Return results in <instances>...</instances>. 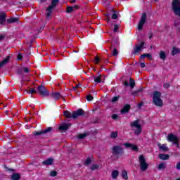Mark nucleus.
Masks as SVG:
<instances>
[{
  "instance_id": "nucleus-48",
  "label": "nucleus",
  "mask_w": 180,
  "mask_h": 180,
  "mask_svg": "<svg viewBox=\"0 0 180 180\" xmlns=\"http://www.w3.org/2000/svg\"><path fill=\"white\" fill-rule=\"evenodd\" d=\"M6 37V35L5 34L0 35V41H2V40H5Z\"/></svg>"
},
{
  "instance_id": "nucleus-62",
  "label": "nucleus",
  "mask_w": 180,
  "mask_h": 180,
  "mask_svg": "<svg viewBox=\"0 0 180 180\" xmlns=\"http://www.w3.org/2000/svg\"><path fill=\"white\" fill-rule=\"evenodd\" d=\"M103 4H105V5H106V2H108V0H103Z\"/></svg>"
},
{
  "instance_id": "nucleus-52",
  "label": "nucleus",
  "mask_w": 180,
  "mask_h": 180,
  "mask_svg": "<svg viewBox=\"0 0 180 180\" xmlns=\"http://www.w3.org/2000/svg\"><path fill=\"white\" fill-rule=\"evenodd\" d=\"M72 8H73V11H74V9H79V5H76V6H72Z\"/></svg>"
},
{
  "instance_id": "nucleus-3",
  "label": "nucleus",
  "mask_w": 180,
  "mask_h": 180,
  "mask_svg": "<svg viewBox=\"0 0 180 180\" xmlns=\"http://www.w3.org/2000/svg\"><path fill=\"white\" fill-rule=\"evenodd\" d=\"M139 123H140V120H136L133 122H131L130 124L131 127L136 128V129L134 131V134H136V136H140V134H141V131H143V129L141 128V125H140Z\"/></svg>"
},
{
  "instance_id": "nucleus-28",
  "label": "nucleus",
  "mask_w": 180,
  "mask_h": 180,
  "mask_svg": "<svg viewBox=\"0 0 180 180\" xmlns=\"http://www.w3.org/2000/svg\"><path fill=\"white\" fill-rule=\"evenodd\" d=\"M111 175H112V178L113 179H116V178H117V176H119V171L113 170Z\"/></svg>"
},
{
  "instance_id": "nucleus-16",
  "label": "nucleus",
  "mask_w": 180,
  "mask_h": 180,
  "mask_svg": "<svg viewBox=\"0 0 180 180\" xmlns=\"http://www.w3.org/2000/svg\"><path fill=\"white\" fill-rule=\"evenodd\" d=\"M71 126H72L71 123H68V124L63 123L59 127V130H63V131L68 130V129H70Z\"/></svg>"
},
{
  "instance_id": "nucleus-63",
  "label": "nucleus",
  "mask_w": 180,
  "mask_h": 180,
  "mask_svg": "<svg viewBox=\"0 0 180 180\" xmlns=\"http://www.w3.org/2000/svg\"><path fill=\"white\" fill-rule=\"evenodd\" d=\"M111 12H113V13H116V11H115L113 9L111 10Z\"/></svg>"
},
{
  "instance_id": "nucleus-39",
  "label": "nucleus",
  "mask_w": 180,
  "mask_h": 180,
  "mask_svg": "<svg viewBox=\"0 0 180 180\" xmlns=\"http://www.w3.org/2000/svg\"><path fill=\"white\" fill-rule=\"evenodd\" d=\"M119 98H120V96H119L112 97V102L113 103H115V102H117L119 101Z\"/></svg>"
},
{
  "instance_id": "nucleus-13",
  "label": "nucleus",
  "mask_w": 180,
  "mask_h": 180,
  "mask_svg": "<svg viewBox=\"0 0 180 180\" xmlns=\"http://www.w3.org/2000/svg\"><path fill=\"white\" fill-rule=\"evenodd\" d=\"M51 98H53V99H55V101H58V99H60V98H62V99H63V101L65 99L64 98V97H63L61 96V94H60V92H53L51 94Z\"/></svg>"
},
{
  "instance_id": "nucleus-40",
  "label": "nucleus",
  "mask_w": 180,
  "mask_h": 180,
  "mask_svg": "<svg viewBox=\"0 0 180 180\" xmlns=\"http://www.w3.org/2000/svg\"><path fill=\"white\" fill-rule=\"evenodd\" d=\"M22 71L23 72H25V74L30 72V70L29 69V68L26 67L22 68Z\"/></svg>"
},
{
  "instance_id": "nucleus-32",
  "label": "nucleus",
  "mask_w": 180,
  "mask_h": 180,
  "mask_svg": "<svg viewBox=\"0 0 180 180\" xmlns=\"http://www.w3.org/2000/svg\"><path fill=\"white\" fill-rule=\"evenodd\" d=\"M27 94H31V95H33V94H37V90L36 89H30V90H25Z\"/></svg>"
},
{
  "instance_id": "nucleus-46",
  "label": "nucleus",
  "mask_w": 180,
  "mask_h": 180,
  "mask_svg": "<svg viewBox=\"0 0 180 180\" xmlns=\"http://www.w3.org/2000/svg\"><path fill=\"white\" fill-rule=\"evenodd\" d=\"M52 11H48V13H46V19H49V18H50V16H51V13H52Z\"/></svg>"
},
{
  "instance_id": "nucleus-57",
  "label": "nucleus",
  "mask_w": 180,
  "mask_h": 180,
  "mask_svg": "<svg viewBox=\"0 0 180 180\" xmlns=\"http://www.w3.org/2000/svg\"><path fill=\"white\" fill-rule=\"evenodd\" d=\"M149 39L151 40V39H153V34H152V32H150V34H149Z\"/></svg>"
},
{
  "instance_id": "nucleus-2",
  "label": "nucleus",
  "mask_w": 180,
  "mask_h": 180,
  "mask_svg": "<svg viewBox=\"0 0 180 180\" xmlns=\"http://www.w3.org/2000/svg\"><path fill=\"white\" fill-rule=\"evenodd\" d=\"M153 103L155 106H160V108L163 106L164 103L162 99H161V92L156 91L153 93Z\"/></svg>"
},
{
  "instance_id": "nucleus-7",
  "label": "nucleus",
  "mask_w": 180,
  "mask_h": 180,
  "mask_svg": "<svg viewBox=\"0 0 180 180\" xmlns=\"http://www.w3.org/2000/svg\"><path fill=\"white\" fill-rule=\"evenodd\" d=\"M37 92H38L41 96H49V95H50L49 91L41 84L37 87Z\"/></svg>"
},
{
  "instance_id": "nucleus-42",
  "label": "nucleus",
  "mask_w": 180,
  "mask_h": 180,
  "mask_svg": "<svg viewBox=\"0 0 180 180\" xmlns=\"http://www.w3.org/2000/svg\"><path fill=\"white\" fill-rule=\"evenodd\" d=\"M171 86V84L169 83H165L163 84V88H165V89H168V88H169Z\"/></svg>"
},
{
  "instance_id": "nucleus-50",
  "label": "nucleus",
  "mask_w": 180,
  "mask_h": 180,
  "mask_svg": "<svg viewBox=\"0 0 180 180\" xmlns=\"http://www.w3.org/2000/svg\"><path fill=\"white\" fill-rule=\"evenodd\" d=\"M112 19H117L118 16H117V13H113L112 15Z\"/></svg>"
},
{
  "instance_id": "nucleus-17",
  "label": "nucleus",
  "mask_w": 180,
  "mask_h": 180,
  "mask_svg": "<svg viewBox=\"0 0 180 180\" xmlns=\"http://www.w3.org/2000/svg\"><path fill=\"white\" fill-rule=\"evenodd\" d=\"M53 162H54V159L53 158H50L42 162L43 165H53Z\"/></svg>"
},
{
  "instance_id": "nucleus-61",
  "label": "nucleus",
  "mask_w": 180,
  "mask_h": 180,
  "mask_svg": "<svg viewBox=\"0 0 180 180\" xmlns=\"http://www.w3.org/2000/svg\"><path fill=\"white\" fill-rule=\"evenodd\" d=\"M178 25H179V22H174V26H178Z\"/></svg>"
},
{
  "instance_id": "nucleus-22",
  "label": "nucleus",
  "mask_w": 180,
  "mask_h": 180,
  "mask_svg": "<svg viewBox=\"0 0 180 180\" xmlns=\"http://www.w3.org/2000/svg\"><path fill=\"white\" fill-rule=\"evenodd\" d=\"M11 59V56H7L6 58H5L4 60L0 62V68H1V67L3 65H5V64H8V63H9V60Z\"/></svg>"
},
{
  "instance_id": "nucleus-45",
  "label": "nucleus",
  "mask_w": 180,
  "mask_h": 180,
  "mask_svg": "<svg viewBox=\"0 0 180 180\" xmlns=\"http://www.w3.org/2000/svg\"><path fill=\"white\" fill-rule=\"evenodd\" d=\"M23 72V69L22 68H18V71H17V74H19V75H22Z\"/></svg>"
},
{
  "instance_id": "nucleus-54",
  "label": "nucleus",
  "mask_w": 180,
  "mask_h": 180,
  "mask_svg": "<svg viewBox=\"0 0 180 180\" xmlns=\"http://www.w3.org/2000/svg\"><path fill=\"white\" fill-rule=\"evenodd\" d=\"M6 169H7V171H11V172H14V169H10L9 167H6Z\"/></svg>"
},
{
  "instance_id": "nucleus-56",
  "label": "nucleus",
  "mask_w": 180,
  "mask_h": 180,
  "mask_svg": "<svg viewBox=\"0 0 180 180\" xmlns=\"http://www.w3.org/2000/svg\"><path fill=\"white\" fill-rule=\"evenodd\" d=\"M176 169H180V162L176 165Z\"/></svg>"
},
{
  "instance_id": "nucleus-11",
  "label": "nucleus",
  "mask_w": 180,
  "mask_h": 180,
  "mask_svg": "<svg viewBox=\"0 0 180 180\" xmlns=\"http://www.w3.org/2000/svg\"><path fill=\"white\" fill-rule=\"evenodd\" d=\"M124 146L126 147V148H131L132 151H139V147L133 143H124Z\"/></svg>"
},
{
  "instance_id": "nucleus-38",
  "label": "nucleus",
  "mask_w": 180,
  "mask_h": 180,
  "mask_svg": "<svg viewBox=\"0 0 180 180\" xmlns=\"http://www.w3.org/2000/svg\"><path fill=\"white\" fill-rule=\"evenodd\" d=\"M99 168V165H92L91 167V171H95V169H98Z\"/></svg>"
},
{
  "instance_id": "nucleus-47",
  "label": "nucleus",
  "mask_w": 180,
  "mask_h": 180,
  "mask_svg": "<svg viewBox=\"0 0 180 180\" xmlns=\"http://www.w3.org/2000/svg\"><path fill=\"white\" fill-rule=\"evenodd\" d=\"M17 58H18V60L19 61H20L21 60H22L23 56L22 55V53H19V54L18 55Z\"/></svg>"
},
{
  "instance_id": "nucleus-55",
  "label": "nucleus",
  "mask_w": 180,
  "mask_h": 180,
  "mask_svg": "<svg viewBox=\"0 0 180 180\" xmlns=\"http://www.w3.org/2000/svg\"><path fill=\"white\" fill-rule=\"evenodd\" d=\"M146 67V64L144 63H141V68H144Z\"/></svg>"
},
{
  "instance_id": "nucleus-35",
  "label": "nucleus",
  "mask_w": 180,
  "mask_h": 180,
  "mask_svg": "<svg viewBox=\"0 0 180 180\" xmlns=\"http://www.w3.org/2000/svg\"><path fill=\"white\" fill-rule=\"evenodd\" d=\"M66 12L68 13H71V12H74V7L72 6H68L66 8Z\"/></svg>"
},
{
  "instance_id": "nucleus-26",
  "label": "nucleus",
  "mask_w": 180,
  "mask_h": 180,
  "mask_svg": "<svg viewBox=\"0 0 180 180\" xmlns=\"http://www.w3.org/2000/svg\"><path fill=\"white\" fill-rule=\"evenodd\" d=\"M179 53H180V49H177L175 46H174L172 48V56H175V54H179Z\"/></svg>"
},
{
  "instance_id": "nucleus-19",
  "label": "nucleus",
  "mask_w": 180,
  "mask_h": 180,
  "mask_svg": "<svg viewBox=\"0 0 180 180\" xmlns=\"http://www.w3.org/2000/svg\"><path fill=\"white\" fill-rule=\"evenodd\" d=\"M110 50L112 51V56H113L114 57L118 56L119 52L117 51V49L115 46H113V45L110 46Z\"/></svg>"
},
{
  "instance_id": "nucleus-24",
  "label": "nucleus",
  "mask_w": 180,
  "mask_h": 180,
  "mask_svg": "<svg viewBox=\"0 0 180 180\" xmlns=\"http://www.w3.org/2000/svg\"><path fill=\"white\" fill-rule=\"evenodd\" d=\"M159 158L160 160H169V155H165V154L160 153V154H159Z\"/></svg>"
},
{
  "instance_id": "nucleus-33",
  "label": "nucleus",
  "mask_w": 180,
  "mask_h": 180,
  "mask_svg": "<svg viewBox=\"0 0 180 180\" xmlns=\"http://www.w3.org/2000/svg\"><path fill=\"white\" fill-rule=\"evenodd\" d=\"M140 92H143V88H141L135 91H133L131 93V95H134V96H137V95H139V94H140Z\"/></svg>"
},
{
  "instance_id": "nucleus-60",
  "label": "nucleus",
  "mask_w": 180,
  "mask_h": 180,
  "mask_svg": "<svg viewBox=\"0 0 180 180\" xmlns=\"http://www.w3.org/2000/svg\"><path fill=\"white\" fill-rule=\"evenodd\" d=\"M75 2H77V0L70 1V4H75Z\"/></svg>"
},
{
  "instance_id": "nucleus-37",
  "label": "nucleus",
  "mask_w": 180,
  "mask_h": 180,
  "mask_svg": "<svg viewBox=\"0 0 180 180\" xmlns=\"http://www.w3.org/2000/svg\"><path fill=\"white\" fill-rule=\"evenodd\" d=\"M92 162V160H91V158H88L84 162V165H89Z\"/></svg>"
},
{
  "instance_id": "nucleus-9",
  "label": "nucleus",
  "mask_w": 180,
  "mask_h": 180,
  "mask_svg": "<svg viewBox=\"0 0 180 180\" xmlns=\"http://www.w3.org/2000/svg\"><path fill=\"white\" fill-rule=\"evenodd\" d=\"M51 131H53V127H49L41 131H34L33 134L34 136H41L43 134H47L49 133H51Z\"/></svg>"
},
{
  "instance_id": "nucleus-1",
  "label": "nucleus",
  "mask_w": 180,
  "mask_h": 180,
  "mask_svg": "<svg viewBox=\"0 0 180 180\" xmlns=\"http://www.w3.org/2000/svg\"><path fill=\"white\" fill-rule=\"evenodd\" d=\"M85 112L82 109H79L77 111H73L72 113L68 110L63 112V115L66 119H77L79 116H82Z\"/></svg>"
},
{
  "instance_id": "nucleus-58",
  "label": "nucleus",
  "mask_w": 180,
  "mask_h": 180,
  "mask_svg": "<svg viewBox=\"0 0 180 180\" xmlns=\"http://www.w3.org/2000/svg\"><path fill=\"white\" fill-rule=\"evenodd\" d=\"M143 103L141 102V103H140L138 105V106H139V108H141V106H143Z\"/></svg>"
},
{
  "instance_id": "nucleus-14",
  "label": "nucleus",
  "mask_w": 180,
  "mask_h": 180,
  "mask_svg": "<svg viewBox=\"0 0 180 180\" xmlns=\"http://www.w3.org/2000/svg\"><path fill=\"white\" fill-rule=\"evenodd\" d=\"M131 109V106L129 104L125 105L123 108L121 110V115H124L125 113H129L130 110Z\"/></svg>"
},
{
  "instance_id": "nucleus-36",
  "label": "nucleus",
  "mask_w": 180,
  "mask_h": 180,
  "mask_svg": "<svg viewBox=\"0 0 180 180\" xmlns=\"http://www.w3.org/2000/svg\"><path fill=\"white\" fill-rule=\"evenodd\" d=\"M110 138L111 139H117V131H113L110 134Z\"/></svg>"
},
{
  "instance_id": "nucleus-23",
  "label": "nucleus",
  "mask_w": 180,
  "mask_h": 180,
  "mask_svg": "<svg viewBox=\"0 0 180 180\" xmlns=\"http://www.w3.org/2000/svg\"><path fill=\"white\" fill-rule=\"evenodd\" d=\"M146 57L147 58H148V60H151V59L153 58V56H151V54H150V53H143V54L141 55L140 59H141V60H143V59H144Z\"/></svg>"
},
{
  "instance_id": "nucleus-10",
  "label": "nucleus",
  "mask_w": 180,
  "mask_h": 180,
  "mask_svg": "<svg viewBox=\"0 0 180 180\" xmlns=\"http://www.w3.org/2000/svg\"><path fill=\"white\" fill-rule=\"evenodd\" d=\"M143 49H144V41H142L139 45H135L132 51V54H139V53H140Z\"/></svg>"
},
{
  "instance_id": "nucleus-31",
  "label": "nucleus",
  "mask_w": 180,
  "mask_h": 180,
  "mask_svg": "<svg viewBox=\"0 0 180 180\" xmlns=\"http://www.w3.org/2000/svg\"><path fill=\"white\" fill-rule=\"evenodd\" d=\"M129 86H131L132 89L136 86V82H134V79L131 77L129 78Z\"/></svg>"
},
{
  "instance_id": "nucleus-34",
  "label": "nucleus",
  "mask_w": 180,
  "mask_h": 180,
  "mask_svg": "<svg viewBox=\"0 0 180 180\" xmlns=\"http://www.w3.org/2000/svg\"><path fill=\"white\" fill-rule=\"evenodd\" d=\"M122 176L124 179H129V177L127 176V172L126 170L122 171Z\"/></svg>"
},
{
  "instance_id": "nucleus-4",
  "label": "nucleus",
  "mask_w": 180,
  "mask_h": 180,
  "mask_svg": "<svg viewBox=\"0 0 180 180\" xmlns=\"http://www.w3.org/2000/svg\"><path fill=\"white\" fill-rule=\"evenodd\" d=\"M139 165H140V168H141V171H147V169H148V162L146 161V158L144 157V155H141L139 157Z\"/></svg>"
},
{
  "instance_id": "nucleus-21",
  "label": "nucleus",
  "mask_w": 180,
  "mask_h": 180,
  "mask_svg": "<svg viewBox=\"0 0 180 180\" xmlns=\"http://www.w3.org/2000/svg\"><path fill=\"white\" fill-rule=\"evenodd\" d=\"M93 78H94V82L96 84H101L102 82V75H99L98 77L93 76Z\"/></svg>"
},
{
  "instance_id": "nucleus-18",
  "label": "nucleus",
  "mask_w": 180,
  "mask_h": 180,
  "mask_svg": "<svg viewBox=\"0 0 180 180\" xmlns=\"http://www.w3.org/2000/svg\"><path fill=\"white\" fill-rule=\"evenodd\" d=\"M18 22H19V18H18L11 17V18L7 19V23L8 25H11L12 23H16Z\"/></svg>"
},
{
  "instance_id": "nucleus-25",
  "label": "nucleus",
  "mask_w": 180,
  "mask_h": 180,
  "mask_svg": "<svg viewBox=\"0 0 180 180\" xmlns=\"http://www.w3.org/2000/svg\"><path fill=\"white\" fill-rule=\"evenodd\" d=\"M20 178H21L20 174H19L18 173H14L11 176V179H13V180H19V179H20Z\"/></svg>"
},
{
  "instance_id": "nucleus-8",
  "label": "nucleus",
  "mask_w": 180,
  "mask_h": 180,
  "mask_svg": "<svg viewBox=\"0 0 180 180\" xmlns=\"http://www.w3.org/2000/svg\"><path fill=\"white\" fill-rule=\"evenodd\" d=\"M146 20H147V13H143L138 24V30H143V27L144 26V23H146Z\"/></svg>"
},
{
  "instance_id": "nucleus-44",
  "label": "nucleus",
  "mask_w": 180,
  "mask_h": 180,
  "mask_svg": "<svg viewBox=\"0 0 180 180\" xmlns=\"http://www.w3.org/2000/svg\"><path fill=\"white\" fill-rule=\"evenodd\" d=\"M51 176H57V172L56 171H52L50 172Z\"/></svg>"
},
{
  "instance_id": "nucleus-27",
  "label": "nucleus",
  "mask_w": 180,
  "mask_h": 180,
  "mask_svg": "<svg viewBox=\"0 0 180 180\" xmlns=\"http://www.w3.org/2000/svg\"><path fill=\"white\" fill-rule=\"evenodd\" d=\"M160 60H165V58H167V55L165 54V52L164 51H160Z\"/></svg>"
},
{
  "instance_id": "nucleus-30",
  "label": "nucleus",
  "mask_w": 180,
  "mask_h": 180,
  "mask_svg": "<svg viewBox=\"0 0 180 180\" xmlns=\"http://www.w3.org/2000/svg\"><path fill=\"white\" fill-rule=\"evenodd\" d=\"M88 136V134L84 133V134H79L77 135V139H79V140H83V139H85V137Z\"/></svg>"
},
{
  "instance_id": "nucleus-15",
  "label": "nucleus",
  "mask_w": 180,
  "mask_h": 180,
  "mask_svg": "<svg viewBox=\"0 0 180 180\" xmlns=\"http://www.w3.org/2000/svg\"><path fill=\"white\" fill-rule=\"evenodd\" d=\"M58 2H60V0H52L51 5L46 8V11H53L57 6Z\"/></svg>"
},
{
  "instance_id": "nucleus-49",
  "label": "nucleus",
  "mask_w": 180,
  "mask_h": 180,
  "mask_svg": "<svg viewBox=\"0 0 180 180\" xmlns=\"http://www.w3.org/2000/svg\"><path fill=\"white\" fill-rule=\"evenodd\" d=\"M119 30V26L117 25H114V33H116Z\"/></svg>"
},
{
  "instance_id": "nucleus-12",
  "label": "nucleus",
  "mask_w": 180,
  "mask_h": 180,
  "mask_svg": "<svg viewBox=\"0 0 180 180\" xmlns=\"http://www.w3.org/2000/svg\"><path fill=\"white\" fill-rule=\"evenodd\" d=\"M0 25H6V13L0 12Z\"/></svg>"
},
{
  "instance_id": "nucleus-6",
  "label": "nucleus",
  "mask_w": 180,
  "mask_h": 180,
  "mask_svg": "<svg viewBox=\"0 0 180 180\" xmlns=\"http://www.w3.org/2000/svg\"><path fill=\"white\" fill-rule=\"evenodd\" d=\"M168 141L173 143L177 148H179V138L174 135V134H169L167 135Z\"/></svg>"
},
{
  "instance_id": "nucleus-64",
  "label": "nucleus",
  "mask_w": 180,
  "mask_h": 180,
  "mask_svg": "<svg viewBox=\"0 0 180 180\" xmlns=\"http://www.w3.org/2000/svg\"><path fill=\"white\" fill-rule=\"evenodd\" d=\"M41 1V4H43V2H46V0H40Z\"/></svg>"
},
{
  "instance_id": "nucleus-53",
  "label": "nucleus",
  "mask_w": 180,
  "mask_h": 180,
  "mask_svg": "<svg viewBox=\"0 0 180 180\" xmlns=\"http://www.w3.org/2000/svg\"><path fill=\"white\" fill-rule=\"evenodd\" d=\"M124 86H129V82L127 81H125L124 82Z\"/></svg>"
},
{
  "instance_id": "nucleus-41",
  "label": "nucleus",
  "mask_w": 180,
  "mask_h": 180,
  "mask_svg": "<svg viewBox=\"0 0 180 180\" xmlns=\"http://www.w3.org/2000/svg\"><path fill=\"white\" fill-rule=\"evenodd\" d=\"M86 99L89 101H94V96H92V95H88L86 97Z\"/></svg>"
},
{
  "instance_id": "nucleus-43",
  "label": "nucleus",
  "mask_w": 180,
  "mask_h": 180,
  "mask_svg": "<svg viewBox=\"0 0 180 180\" xmlns=\"http://www.w3.org/2000/svg\"><path fill=\"white\" fill-rule=\"evenodd\" d=\"M94 60H95L96 64H99V61H101V58H99V57H98V56H95Z\"/></svg>"
},
{
  "instance_id": "nucleus-5",
  "label": "nucleus",
  "mask_w": 180,
  "mask_h": 180,
  "mask_svg": "<svg viewBox=\"0 0 180 180\" xmlns=\"http://www.w3.org/2000/svg\"><path fill=\"white\" fill-rule=\"evenodd\" d=\"M112 155H123L124 154V149L119 146H115L112 148Z\"/></svg>"
},
{
  "instance_id": "nucleus-20",
  "label": "nucleus",
  "mask_w": 180,
  "mask_h": 180,
  "mask_svg": "<svg viewBox=\"0 0 180 180\" xmlns=\"http://www.w3.org/2000/svg\"><path fill=\"white\" fill-rule=\"evenodd\" d=\"M158 147H159V149L162 150V151H165V152L169 151L168 146L165 144L161 145V143H158Z\"/></svg>"
},
{
  "instance_id": "nucleus-51",
  "label": "nucleus",
  "mask_w": 180,
  "mask_h": 180,
  "mask_svg": "<svg viewBox=\"0 0 180 180\" xmlns=\"http://www.w3.org/2000/svg\"><path fill=\"white\" fill-rule=\"evenodd\" d=\"M117 117H119V116L117 114H114L112 115V119H113L114 120H116Z\"/></svg>"
},
{
  "instance_id": "nucleus-59",
  "label": "nucleus",
  "mask_w": 180,
  "mask_h": 180,
  "mask_svg": "<svg viewBox=\"0 0 180 180\" xmlns=\"http://www.w3.org/2000/svg\"><path fill=\"white\" fill-rule=\"evenodd\" d=\"M74 89H77V88H79V84H77L75 87H73Z\"/></svg>"
},
{
  "instance_id": "nucleus-29",
  "label": "nucleus",
  "mask_w": 180,
  "mask_h": 180,
  "mask_svg": "<svg viewBox=\"0 0 180 180\" xmlns=\"http://www.w3.org/2000/svg\"><path fill=\"white\" fill-rule=\"evenodd\" d=\"M165 168H167V165H165V163L164 162L159 164L158 166V169H159L160 171L165 169Z\"/></svg>"
}]
</instances>
